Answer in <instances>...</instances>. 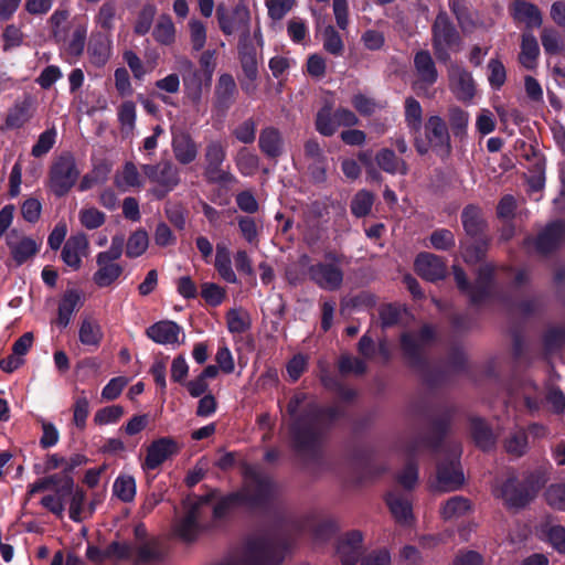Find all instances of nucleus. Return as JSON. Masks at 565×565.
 Wrapping results in <instances>:
<instances>
[{"label":"nucleus","mask_w":565,"mask_h":565,"mask_svg":"<svg viewBox=\"0 0 565 565\" xmlns=\"http://www.w3.org/2000/svg\"><path fill=\"white\" fill-rule=\"evenodd\" d=\"M309 278L319 288L324 290H338L343 282V271L335 264L319 262L309 266Z\"/></svg>","instance_id":"nucleus-17"},{"label":"nucleus","mask_w":565,"mask_h":565,"mask_svg":"<svg viewBox=\"0 0 565 565\" xmlns=\"http://www.w3.org/2000/svg\"><path fill=\"white\" fill-rule=\"evenodd\" d=\"M214 498L215 493L211 492L204 497L186 499L185 514L177 527V532L182 539L190 541L195 537L200 531V521Z\"/></svg>","instance_id":"nucleus-12"},{"label":"nucleus","mask_w":565,"mask_h":565,"mask_svg":"<svg viewBox=\"0 0 565 565\" xmlns=\"http://www.w3.org/2000/svg\"><path fill=\"white\" fill-rule=\"evenodd\" d=\"M454 417L455 408L447 405L440 407L436 414H427L424 430L414 438L413 452L427 451L430 455H439L451 430Z\"/></svg>","instance_id":"nucleus-5"},{"label":"nucleus","mask_w":565,"mask_h":565,"mask_svg":"<svg viewBox=\"0 0 565 565\" xmlns=\"http://www.w3.org/2000/svg\"><path fill=\"white\" fill-rule=\"evenodd\" d=\"M142 170L151 182L168 188V190H174L181 181L179 169L171 161H164L160 164H145Z\"/></svg>","instance_id":"nucleus-19"},{"label":"nucleus","mask_w":565,"mask_h":565,"mask_svg":"<svg viewBox=\"0 0 565 565\" xmlns=\"http://www.w3.org/2000/svg\"><path fill=\"white\" fill-rule=\"evenodd\" d=\"M429 246L436 250L448 252L456 246V237L448 228H437L428 237Z\"/></svg>","instance_id":"nucleus-58"},{"label":"nucleus","mask_w":565,"mask_h":565,"mask_svg":"<svg viewBox=\"0 0 565 565\" xmlns=\"http://www.w3.org/2000/svg\"><path fill=\"white\" fill-rule=\"evenodd\" d=\"M33 100L30 95H26L21 102H17L12 108L9 109L6 117L4 126L7 129H19L24 126L31 118V107Z\"/></svg>","instance_id":"nucleus-38"},{"label":"nucleus","mask_w":565,"mask_h":565,"mask_svg":"<svg viewBox=\"0 0 565 565\" xmlns=\"http://www.w3.org/2000/svg\"><path fill=\"white\" fill-rule=\"evenodd\" d=\"M114 493L120 500L129 502L135 498L136 494V482L130 476H120L116 479L114 487Z\"/></svg>","instance_id":"nucleus-63"},{"label":"nucleus","mask_w":565,"mask_h":565,"mask_svg":"<svg viewBox=\"0 0 565 565\" xmlns=\"http://www.w3.org/2000/svg\"><path fill=\"white\" fill-rule=\"evenodd\" d=\"M179 64L184 90L188 97L194 103L200 102L202 97L203 82H205L204 75L200 70H196L193 62L186 57L181 58Z\"/></svg>","instance_id":"nucleus-23"},{"label":"nucleus","mask_w":565,"mask_h":565,"mask_svg":"<svg viewBox=\"0 0 565 565\" xmlns=\"http://www.w3.org/2000/svg\"><path fill=\"white\" fill-rule=\"evenodd\" d=\"M527 448V434L524 428L511 433L504 440V449L508 454L522 457Z\"/></svg>","instance_id":"nucleus-57"},{"label":"nucleus","mask_w":565,"mask_h":565,"mask_svg":"<svg viewBox=\"0 0 565 565\" xmlns=\"http://www.w3.org/2000/svg\"><path fill=\"white\" fill-rule=\"evenodd\" d=\"M472 511V503L468 498L455 495L440 504L439 513L445 521H456Z\"/></svg>","instance_id":"nucleus-36"},{"label":"nucleus","mask_w":565,"mask_h":565,"mask_svg":"<svg viewBox=\"0 0 565 565\" xmlns=\"http://www.w3.org/2000/svg\"><path fill=\"white\" fill-rule=\"evenodd\" d=\"M565 237V224L563 221H553L536 235H527L522 242V247L530 252L546 256L554 253Z\"/></svg>","instance_id":"nucleus-11"},{"label":"nucleus","mask_w":565,"mask_h":565,"mask_svg":"<svg viewBox=\"0 0 565 565\" xmlns=\"http://www.w3.org/2000/svg\"><path fill=\"white\" fill-rule=\"evenodd\" d=\"M203 178L209 184L221 186L233 183L236 179L223 164L226 160V147L220 140L210 141L204 149Z\"/></svg>","instance_id":"nucleus-10"},{"label":"nucleus","mask_w":565,"mask_h":565,"mask_svg":"<svg viewBox=\"0 0 565 565\" xmlns=\"http://www.w3.org/2000/svg\"><path fill=\"white\" fill-rule=\"evenodd\" d=\"M414 267L417 275L429 282H437L447 276L446 259L429 252L417 254Z\"/></svg>","instance_id":"nucleus-15"},{"label":"nucleus","mask_w":565,"mask_h":565,"mask_svg":"<svg viewBox=\"0 0 565 565\" xmlns=\"http://www.w3.org/2000/svg\"><path fill=\"white\" fill-rule=\"evenodd\" d=\"M307 399V393L296 392L286 408L291 418L288 426L289 446L299 455L317 454L334 424L345 416L344 408L340 406H323Z\"/></svg>","instance_id":"nucleus-1"},{"label":"nucleus","mask_w":565,"mask_h":565,"mask_svg":"<svg viewBox=\"0 0 565 565\" xmlns=\"http://www.w3.org/2000/svg\"><path fill=\"white\" fill-rule=\"evenodd\" d=\"M81 292L77 289H67L63 294L58 303L56 324L60 328L65 329L70 324L73 315L81 308Z\"/></svg>","instance_id":"nucleus-32"},{"label":"nucleus","mask_w":565,"mask_h":565,"mask_svg":"<svg viewBox=\"0 0 565 565\" xmlns=\"http://www.w3.org/2000/svg\"><path fill=\"white\" fill-rule=\"evenodd\" d=\"M88 54L94 65L104 66L111 54V45L108 35L103 33L93 35L88 44Z\"/></svg>","instance_id":"nucleus-40"},{"label":"nucleus","mask_w":565,"mask_h":565,"mask_svg":"<svg viewBox=\"0 0 565 565\" xmlns=\"http://www.w3.org/2000/svg\"><path fill=\"white\" fill-rule=\"evenodd\" d=\"M461 224L466 235L470 238L489 236L488 222L482 210L475 204L466 205L460 214Z\"/></svg>","instance_id":"nucleus-24"},{"label":"nucleus","mask_w":565,"mask_h":565,"mask_svg":"<svg viewBox=\"0 0 565 565\" xmlns=\"http://www.w3.org/2000/svg\"><path fill=\"white\" fill-rule=\"evenodd\" d=\"M256 131L257 122L250 117L238 124L232 131V135L237 141L244 145H250L256 139Z\"/></svg>","instance_id":"nucleus-62"},{"label":"nucleus","mask_w":565,"mask_h":565,"mask_svg":"<svg viewBox=\"0 0 565 565\" xmlns=\"http://www.w3.org/2000/svg\"><path fill=\"white\" fill-rule=\"evenodd\" d=\"M104 338L102 327L97 321L88 318L82 320L78 330V340L83 345L93 347L97 349Z\"/></svg>","instance_id":"nucleus-42"},{"label":"nucleus","mask_w":565,"mask_h":565,"mask_svg":"<svg viewBox=\"0 0 565 565\" xmlns=\"http://www.w3.org/2000/svg\"><path fill=\"white\" fill-rule=\"evenodd\" d=\"M238 60L247 79H257L258 63L256 47L249 42H239Z\"/></svg>","instance_id":"nucleus-41"},{"label":"nucleus","mask_w":565,"mask_h":565,"mask_svg":"<svg viewBox=\"0 0 565 565\" xmlns=\"http://www.w3.org/2000/svg\"><path fill=\"white\" fill-rule=\"evenodd\" d=\"M338 370L343 376L349 374L361 376L366 373L367 365L364 360L360 358H355L350 354H342L338 360Z\"/></svg>","instance_id":"nucleus-54"},{"label":"nucleus","mask_w":565,"mask_h":565,"mask_svg":"<svg viewBox=\"0 0 565 565\" xmlns=\"http://www.w3.org/2000/svg\"><path fill=\"white\" fill-rule=\"evenodd\" d=\"M79 175L75 156L71 151H63L49 168L46 186L56 198H63L74 188Z\"/></svg>","instance_id":"nucleus-9"},{"label":"nucleus","mask_w":565,"mask_h":565,"mask_svg":"<svg viewBox=\"0 0 565 565\" xmlns=\"http://www.w3.org/2000/svg\"><path fill=\"white\" fill-rule=\"evenodd\" d=\"M414 68L422 85L430 87L438 81V70L431 53L428 50H419L414 55Z\"/></svg>","instance_id":"nucleus-26"},{"label":"nucleus","mask_w":565,"mask_h":565,"mask_svg":"<svg viewBox=\"0 0 565 565\" xmlns=\"http://www.w3.org/2000/svg\"><path fill=\"white\" fill-rule=\"evenodd\" d=\"M547 478L543 471L529 475L523 481H519L512 472L495 479L492 494L500 499L508 509H523L532 502Z\"/></svg>","instance_id":"nucleus-4"},{"label":"nucleus","mask_w":565,"mask_h":565,"mask_svg":"<svg viewBox=\"0 0 565 565\" xmlns=\"http://www.w3.org/2000/svg\"><path fill=\"white\" fill-rule=\"evenodd\" d=\"M277 492L276 484L265 475L246 470L244 486L241 491L222 497L213 505L214 518H223L237 507L253 509L271 499Z\"/></svg>","instance_id":"nucleus-3"},{"label":"nucleus","mask_w":565,"mask_h":565,"mask_svg":"<svg viewBox=\"0 0 565 565\" xmlns=\"http://www.w3.org/2000/svg\"><path fill=\"white\" fill-rule=\"evenodd\" d=\"M315 125L317 131L324 137H331L335 134L338 122L334 118V111L332 113L331 106L324 105L318 110Z\"/></svg>","instance_id":"nucleus-48"},{"label":"nucleus","mask_w":565,"mask_h":565,"mask_svg":"<svg viewBox=\"0 0 565 565\" xmlns=\"http://www.w3.org/2000/svg\"><path fill=\"white\" fill-rule=\"evenodd\" d=\"M451 90L460 102H471L476 95V84L471 73L462 67H457L450 74Z\"/></svg>","instance_id":"nucleus-29"},{"label":"nucleus","mask_w":565,"mask_h":565,"mask_svg":"<svg viewBox=\"0 0 565 565\" xmlns=\"http://www.w3.org/2000/svg\"><path fill=\"white\" fill-rule=\"evenodd\" d=\"M181 445L170 436L154 439L148 447L145 459H169L179 455Z\"/></svg>","instance_id":"nucleus-39"},{"label":"nucleus","mask_w":565,"mask_h":565,"mask_svg":"<svg viewBox=\"0 0 565 565\" xmlns=\"http://www.w3.org/2000/svg\"><path fill=\"white\" fill-rule=\"evenodd\" d=\"M235 163L243 175H252L258 169L259 158L257 154L249 152L246 148H242L237 151Z\"/></svg>","instance_id":"nucleus-60"},{"label":"nucleus","mask_w":565,"mask_h":565,"mask_svg":"<svg viewBox=\"0 0 565 565\" xmlns=\"http://www.w3.org/2000/svg\"><path fill=\"white\" fill-rule=\"evenodd\" d=\"M424 137L414 134V148L419 156L431 150L441 161H447L452 152L451 137L446 121L438 115L429 116L423 125Z\"/></svg>","instance_id":"nucleus-7"},{"label":"nucleus","mask_w":565,"mask_h":565,"mask_svg":"<svg viewBox=\"0 0 565 565\" xmlns=\"http://www.w3.org/2000/svg\"><path fill=\"white\" fill-rule=\"evenodd\" d=\"M216 19L220 30L225 35H232L236 31H243L244 41L248 39L250 12L243 1H239L231 12L223 3H220L216 8Z\"/></svg>","instance_id":"nucleus-13"},{"label":"nucleus","mask_w":565,"mask_h":565,"mask_svg":"<svg viewBox=\"0 0 565 565\" xmlns=\"http://www.w3.org/2000/svg\"><path fill=\"white\" fill-rule=\"evenodd\" d=\"M238 96V88L234 76L230 73H223L218 76L214 88V108L222 114H226L235 104Z\"/></svg>","instance_id":"nucleus-18"},{"label":"nucleus","mask_w":565,"mask_h":565,"mask_svg":"<svg viewBox=\"0 0 565 565\" xmlns=\"http://www.w3.org/2000/svg\"><path fill=\"white\" fill-rule=\"evenodd\" d=\"M436 341V328L429 323L423 324L416 333L405 331L399 335L401 351L407 365L431 388L439 387L448 381V371L433 367L426 355V348Z\"/></svg>","instance_id":"nucleus-2"},{"label":"nucleus","mask_w":565,"mask_h":565,"mask_svg":"<svg viewBox=\"0 0 565 565\" xmlns=\"http://www.w3.org/2000/svg\"><path fill=\"white\" fill-rule=\"evenodd\" d=\"M362 553V534L352 531L343 535L337 545V556L341 565H355Z\"/></svg>","instance_id":"nucleus-25"},{"label":"nucleus","mask_w":565,"mask_h":565,"mask_svg":"<svg viewBox=\"0 0 565 565\" xmlns=\"http://www.w3.org/2000/svg\"><path fill=\"white\" fill-rule=\"evenodd\" d=\"M115 262L116 260L107 259L100 262L98 260V256H96L98 269L93 275V281L97 287H109L121 276L124 267Z\"/></svg>","instance_id":"nucleus-34"},{"label":"nucleus","mask_w":565,"mask_h":565,"mask_svg":"<svg viewBox=\"0 0 565 565\" xmlns=\"http://www.w3.org/2000/svg\"><path fill=\"white\" fill-rule=\"evenodd\" d=\"M152 36L154 41L161 45H171L174 43L175 28L169 14H162L159 17L153 28Z\"/></svg>","instance_id":"nucleus-46"},{"label":"nucleus","mask_w":565,"mask_h":565,"mask_svg":"<svg viewBox=\"0 0 565 565\" xmlns=\"http://www.w3.org/2000/svg\"><path fill=\"white\" fill-rule=\"evenodd\" d=\"M449 9L455 15L459 26L462 30L476 26L469 3L467 0H450Z\"/></svg>","instance_id":"nucleus-50"},{"label":"nucleus","mask_w":565,"mask_h":565,"mask_svg":"<svg viewBox=\"0 0 565 565\" xmlns=\"http://www.w3.org/2000/svg\"><path fill=\"white\" fill-rule=\"evenodd\" d=\"M11 256L18 266L23 265L28 259L39 252V246L31 237H23L20 242H8Z\"/></svg>","instance_id":"nucleus-44"},{"label":"nucleus","mask_w":565,"mask_h":565,"mask_svg":"<svg viewBox=\"0 0 565 565\" xmlns=\"http://www.w3.org/2000/svg\"><path fill=\"white\" fill-rule=\"evenodd\" d=\"M466 475L459 461H439L430 488L435 492H452L463 487Z\"/></svg>","instance_id":"nucleus-14"},{"label":"nucleus","mask_w":565,"mask_h":565,"mask_svg":"<svg viewBox=\"0 0 565 565\" xmlns=\"http://www.w3.org/2000/svg\"><path fill=\"white\" fill-rule=\"evenodd\" d=\"M89 242L85 233L71 235L61 253L62 260L74 270L82 267V257L87 255Z\"/></svg>","instance_id":"nucleus-22"},{"label":"nucleus","mask_w":565,"mask_h":565,"mask_svg":"<svg viewBox=\"0 0 565 565\" xmlns=\"http://www.w3.org/2000/svg\"><path fill=\"white\" fill-rule=\"evenodd\" d=\"M386 503L396 522L408 525L412 523L413 508L408 495L391 491L386 495Z\"/></svg>","instance_id":"nucleus-31"},{"label":"nucleus","mask_w":565,"mask_h":565,"mask_svg":"<svg viewBox=\"0 0 565 565\" xmlns=\"http://www.w3.org/2000/svg\"><path fill=\"white\" fill-rule=\"evenodd\" d=\"M149 238L145 230L135 231L127 241L126 256L129 258H137L141 256L148 248Z\"/></svg>","instance_id":"nucleus-52"},{"label":"nucleus","mask_w":565,"mask_h":565,"mask_svg":"<svg viewBox=\"0 0 565 565\" xmlns=\"http://www.w3.org/2000/svg\"><path fill=\"white\" fill-rule=\"evenodd\" d=\"M323 49L334 55L341 56L344 52V43L340 33L334 29L333 25H327L322 33Z\"/></svg>","instance_id":"nucleus-59"},{"label":"nucleus","mask_w":565,"mask_h":565,"mask_svg":"<svg viewBox=\"0 0 565 565\" xmlns=\"http://www.w3.org/2000/svg\"><path fill=\"white\" fill-rule=\"evenodd\" d=\"M227 329L233 334H242L252 327L250 316L241 309H230L226 313Z\"/></svg>","instance_id":"nucleus-49"},{"label":"nucleus","mask_w":565,"mask_h":565,"mask_svg":"<svg viewBox=\"0 0 565 565\" xmlns=\"http://www.w3.org/2000/svg\"><path fill=\"white\" fill-rule=\"evenodd\" d=\"M258 147L268 159H277L285 151V141L281 132L274 126H267L260 130Z\"/></svg>","instance_id":"nucleus-27"},{"label":"nucleus","mask_w":565,"mask_h":565,"mask_svg":"<svg viewBox=\"0 0 565 565\" xmlns=\"http://www.w3.org/2000/svg\"><path fill=\"white\" fill-rule=\"evenodd\" d=\"M373 204L374 195L370 191L361 190L353 196L350 210L355 217L361 218L370 214Z\"/></svg>","instance_id":"nucleus-55"},{"label":"nucleus","mask_w":565,"mask_h":565,"mask_svg":"<svg viewBox=\"0 0 565 565\" xmlns=\"http://www.w3.org/2000/svg\"><path fill=\"white\" fill-rule=\"evenodd\" d=\"M181 327L171 320L158 321L147 328L146 334L159 344H174L179 340Z\"/></svg>","instance_id":"nucleus-30"},{"label":"nucleus","mask_w":565,"mask_h":565,"mask_svg":"<svg viewBox=\"0 0 565 565\" xmlns=\"http://www.w3.org/2000/svg\"><path fill=\"white\" fill-rule=\"evenodd\" d=\"M109 556L117 558H135L138 563H152L160 559L161 555L154 544L140 543L134 547L127 543H113L108 550Z\"/></svg>","instance_id":"nucleus-16"},{"label":"nucleus","mask_w":565,"mask_h":565,"mask_svg":"<svg viewBox=\"0 0 565 565\" xmlns=\"http://www.w3.org/2000/svg\"><path fill=\"white\" fill-rule=\"evenodd\" d=\"M512 18L525 24L524 31H532L543 23L542 13L537 6L526 0H515L511 8Z\"/></svg>","instance_id":"nucleus-28"},{"label":"nucleus","mask_w":565,"mask_h":565,"mask_svg":"<svg viewBox=\"0 0 565 565\" xmlns=\"http://www.w3.org/2000/svg\"><path fill=\"white\" fill-rule=\"evenodd\" d=\"M214 267L222 279L228 284H236L237 277L232 268L231 253L223 244L216 245Z\"/></svg>","instance_id":"nucleus-43"},{"label":"nucleus","mask_w":565,"mask_h":565,"mask_svg":"<svg viewBox=\"0 0 565 565\" xmlns=\"http://www.w3.org/2000/svg\"><path fill=\"white\" fill-rule=\"evenodd\" d=\"M47 490H53L54 493L45 494L41 499V504L56 516L62 518L65 511V493L58 491L57 483H51Z\"/></svg>","instance_id":"nucleus-56"},{"label":"nucleus","mask_w":565,"mask_h":565,"mask_svg":"<svg viewBox=\"0 0 565 565\" xmlns=\"http://www.w3.org/2000/svg\"><path fill=\"white\" fill-rule=\"evenodd\" d=\"M405 122L413 134H419L423 128V108L414 97L405 100Z\"/></svg>","instance_id":"nucleus-47"},{"label":"nucleus","mask_w":565,"mask_h":565,"mask_svg":"<svg viewBox=\"0 0 565 565\" xmlns=\"http://www.w3.org/2000/svg\"><path fill=\"white\" fill-rule=\"evenodd\" d=\"M171 147L175 160L183 166L192 163L198 157V145L191 135L183 129L171 130Z\"/></svg>","instance_id":"nucleus-20"},{"label":"nucleus","mask_w":565,"mask_h":565,"mask_svg":"<svg viewBox=\"0 0 565 565\" xmlns=\"http://www.w3.org/2000/svg\"><path fill=\"white\" fill-rule=\"evenodd\" d=\"M430 33L433 52L438 63L447 65L452 54L461 52L463 38L446 11L440 10L436 14Z\"/></svg>","instance_id":"nucleus-6"},{"label":"nucleus","mask_w":565,"mask_h":565,"mask_svg":"<svg viewBox=\"0 0 565 565\" xmlns=\"http://www.w3.org/2000/svg\"><path fill=\"white\" fill-rule=\"evenodd\" d=\"M493 294L494 287L473 282L471 289L467 290L465 295L469 298V305L478 308L491 300Z\"/></svg>","instance_id":"nucleus-61"},{"label":"nucleus","mask_w":565,"mask_h":565,"mask_svg":"<svg viewBox=\"0 0 565 565\" xmlns=\"http://www.w3.org/2000/svg\"><path fill=\"white\" fill-rule=\"evenodd\" d=\"M469 434L475 446L484 452L494 449L497 446L498 435L482 417L472 416L469 418Z\"/></svg>","instance_id":"nucleus-21"},{"label":"nucleus","mask_w":565,"mask_h":565,"mask_svg":"<svg viewBox=\"0 0 565 565\" xmlns=\"http://www.w3.org/2000/svg\"><path fill=\"white\" fill-rule=\"evenodd\" d=\"M520 46L519 63L529 71L535 70L540 57V45L532 31L522 32Z\"/></svg>","instance_id":"nucleus-33"},{"label":"nucleus","mask_w":565,"mask_h":565,"mask_svg":"<svg viewBox=\"0 0 565 565\" xmlns=\"http://www.w3.org/2000/svg\"><path fill=\"white\" fill-rule=\"evenodd\" d=\"M51 483L58 484V491L70 497V518L76 522L81 521L86 514L92 513V509L86 505V498L84 491L74 487V481L71 475L66 471L51 475L30 486L29 493L34 494L40 491H46Z\"/></svg>","instance_id":"nucleus-8"},{"label":"nucleus","mask_w":565,"mask_h":565,"mask_svg":"<svg viewBox=\"0 0 565 565\" xmlns=\"http://www.w3.org/2000/svg\"><path fill=\"white\" fill-rule=\"evenodd\" d=\"M375 162L381 170L390 174L399 173L406 175L408 173V164L405 160L399 159L390 148H383L375 154Z\"/></svg>","instance_id":"nucleus-37"},{"label":"nucleus","mask_w":565,"mask_h":565,"mask_svg":"<svg viewBox=\"0 0 565 565\" xmlns=\"http://www.w3.org/2000/svg\"><path fill=\"white\" fill-rule=\"evenodd\" d=\"M545 500L553 509L565 511V483L551 484L545 491Z\"/></svg>","instance_id":"nucleus-64"},{"label":"nucleus","mask_w":565,"mask_h":565,"mask_svg":"<svg viewBox=\"0 0 565 565\" xmlns=\"http://www.w3.org/2000/svg\"><path fill=\"white\" fill-rule=\"evenodd\" d=\"M449 125L452 135L462 139L467 135L469 114L458 106L450 107L448 110Z\"/></svg>","instance_id":"nucleus-51"},{"label":"nucleus","mask_w":565,"mask_h":565,"mask_svg":"<svg viewBox=\"0 0 565 565\" xmlns=\"http://www.w3.org/2000/svg\"><path fill=\"white\" fill-rule=\"evenodd\" d=\"M116 11L117 6L114 0L104 2L95 17L96 24L105 32H111L115 28Z\"/></svg>","instance_id":"nucleus-53"},{"label":"nucleus","mask_w":565,"mask_h":565,"mask_svg":"<svg viewBox=\"0 0 565 565\" xmlns=\"http://www.w3.org/2000/svg\"><path fill=\"white\" fill-rule=\"evenodd\" d=\"M558 299L565 307V290L558 288ZM543 345L546 351H554L563 348L565 344V327H552L543 334Z\"/></svg>","instance_id":"nucleus-45"},{"label":"nucleus","mask_w":565,"mask_h":565,"mask_svg":"<svg viewBox=\"0 0 565 565\" xmlns=\"http://www.w3.org/2000/svg\"><path fill=\"white\" fill-rule=\"evenodd\" d=\"M471 239L472 242L468 244L461 241L460 246L463 260L469 265H476L487 257L492 238L489 235L484 237H473Z\"/></svg>","instance_id":"nucleus-35"}]
</instances>
